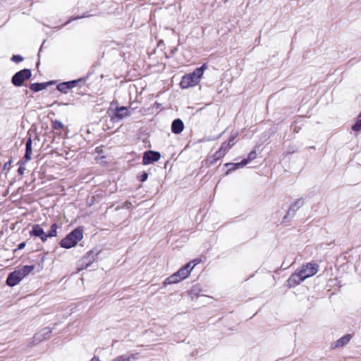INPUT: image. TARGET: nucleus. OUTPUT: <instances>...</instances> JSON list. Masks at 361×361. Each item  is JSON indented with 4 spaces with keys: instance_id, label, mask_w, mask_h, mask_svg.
Masks as SVG:
<instances>
[{
    "instance_id": "nucleus-31",
    "label": "nucleus",
    "mask_w": 361,
    "mask_h": 361,
    "mask_svg": "<svg viewBox=\"0 0 361 361\" xmlns=\"http://www.w3.org/2000/svg\"><path fill=\"white\" fill-rule=\"evenodd\" d=\"M220 149H221L223 152H224L225 154H226V153L228 152V150H229L230 149H229V146L228 147V145H227V144H226V142H224V143L221 145V147H220Z\"/></svg>"
},
{
    "instance_id": "nucleus-2",
    "label": "nucleus",
    "mask_w": 361,
    "mask_h": 361,
    "mask_svg": "<svg viewBox=\"0 0 361 361\" xmlns=\"http://www.w3.org/2000/svg\"><path fill=\"white\" fill-rule=\"evenodd\" d=\"M33 269V266H25L19 270H16L11 272L6 279L7 285L11 287L15 286L30 273H31Z\"/></svg>"
},
{
    "instance_id": "nucleus-22",
    "label": "nucleus",
    "mask_w": 361,
    "mask_h": 361,
    "mask_svg": "<svg viewBox=\"0 0 361 361\" xmlns=\"http://www.w3.org/2000/svg\"><path fill=\"white\" fill-rule=\"evenodd\" d=\"M240 164V162H238V163H228V164H226V166L227 167H229L228 170L227 171V173L228 172H230V171H234L235 169L244 167V166H239Z\"/></svg>"
},
{
    "instance_id": "nucleus-1",
    "label": "nucleus",
    "mask_w": 361,
    "mask_h": 361,
    "mask_svg": "<svg viewBox=\"0 0 361 361\" xmlns=\"http://www.w3.org/2000/svg\"><path fill=\"white\" fill-rule=\"evenodd\" d=\"M207 68V64L204 63L201 67L197 68L192 73L185 75L180 80V87L183 89H186L197 85Z\"/></svg>"
},
{
    "instance_id": "nucleus-33",
    "label": "nucleus",
    "mask_w": 361,
    "mask_h": 361,
    "mask_svg": "<svg viewBox=\"0 0 361 361\" xmlns=\"http://www.w3.org/2000/svg\"><path fill=\"white\" fill-rule=\"evenodd\" d=\"M25 164V162H23V164L22 165L20 166L19 169H18V173L20 174V175H23L24 173V171H25V167L23 166V164Z\"/></svg>"
},
{
    "instance_id": "nucleus-25",
    "label": "nucleus",
    "mask_w": 361,
    "mask_h": 361,
    "mask_svg": "<svg viewBox=\"0 0 361 361\" xmlns=\"http://www.w3.org/2000/svg\"><path fill=\"white\" fill-rule=\"evenodd\" d=\"M56 229H57V225L56 224H54L51 227V230L49 231L48 233H47V238L56 236Z\"/></svg>"
},
{
    "instance_id": "nucleus-37",
    "label": "nucleus",
    "mask_w": 361,
    "mask_h": 361,
    "mask_svg": "<svg viewBox=\"0 0 361 361\" xmlns=\"http://www.w3.org/2000/svg\"><path fill=\"white\" fill-rule=\"evenodd\" d=\"M54 84V81L47 82L46 85L48 86L49 85Z\"/></svg>"
},
{
    "instance_id": "nucleus-5",
    "label": "nucleus",
    "mask_w": 361,
    "mask_h": 361,
    "mask_svg": "<svg viewBox=\"0 0 361 361\" xmlns=\"http://www.w3.org/2000/svg\"><path fill=\"white\" fill-rule=\"evenodd\" d=\"M298 271L302 275L304 279L315 275L319 271V265L317 263H307L302 266Z\"/></svg>"
},
{
    "instance_id": "nucleus-28",
    "label": "nucleus",
    "mask_w": 361,
    "mask_h": 361,
    "mask_svg": "<svg viewBox=\"0 0 361 361\" xmlns=\"http://www.w3.org/2000/svg\"><path fill=\"white\" fill-rule=\"evenodd\" d=\"M238 134L236 133H234L233 134H232V135L231 136L228 142H226L228 147L229 146V149H231L232 147V146H233L234 145V140L235 139V137H237Z\"/></svg>"
},
{
    "instance_id": "nucleus-11",
    "label": "nucleus",
    "mask_w": 361,
    "mask_h": 361,
    "mask_svg": "<svg viewBox=\"0 0 361 361\" xmlns=\"http://www.w3.org/2000/svg\"><path fill=\"white\" fill-rule=\"evenodd\" d=\"M79 81V80H74L61 82L57 85V90L63 93H66L70 89L75 87Z\"/></svg>"
},
{
    "instance_id": "nucleus-35",
    "label": "nucleus",
    "mask_w": 361,
    "mask_h": 361,
    "mask_svg": "<svg viewBox=\"0 0 361 361\" xmlns=\"http://www.w3.org/2000/svg\"><path fill=\"white\" fill-rule=\"evenodd\" d=\"M44 42H42V45H41V47L39 49V55L40 56V54L42 53V49H43V45H44Z\"/></svg>"
},
{
    "instance_id": "nucleus-18",
    "label": "nucleus",
    "mask_w": 361,
    "mask_h": 361,
    "mask_svg": "<svg viewBox=\"0 0 361 361\" xmlns=\"http://www.w3.org/2000/svg\"><path fill=\"white\" fill-rule=\"evenodd\" d=\"M257 158V152L255 150L251 151L248 155L247 157L245 159H243L241 161L239 166H246L247 164H249L251 161L254 160Z\"/></svg>"
},
{
    "instance_id": "nucleus-32",
    "label": "nucleus",
    "mask_w": 361,
    "mask_h": 361,
    "mask_svg": "<svg viewBox=\"0 0 361 361\" xmlns=\"http://www.w3.org/2000/svg\"><path fill=\"white\" fill-rule=\"evenodd\" d=\"M148 178V174L146 172H143L140 176L139 180L141 182H145Z\"/></svg>"
},
{
    "instance_id": "nucleus-36",
    "label": "nucleus",
    "mask_w": 361,
    "mask_h": 361,
    "mask_svg": "<svg viewBox=\"0 0 361 361\" xmlns=\"http://www.w3.org/2000/svg\"><path fill=\"white\" fill-rule=\"evenodd\" d=\"M90 361H101V360H99V357H94L93 358H92V359L90 360Z\"/></svg>"
},
{
    "instance_id": "nucleus-3",
    "label": "nucleus",
    "mask_w": 361,
    "mask_h": 361,
    "mask_svg": "<svg viewBox=\"0 0 361 361\" xmlns=\"http://www.w3.org/2000/svg\"><path fill=\"white\" fill-rule=\"evenodd\" d=\"M83 237L82 230L76 228L61 241V246L65 248L74 247Z\"/></svg>"
},
{
    "instance_id": "nucleus-20",
    "label": "nucleus",
    "mask_w": 361,
    "mask_h": 361,
    "mask_svg": "<svg viewBox=\"0 0 361 361\" xmlns=\"http://www.w3.org/2000/svg\"><path fill=\"white\" fill-rule=\"evenodd\" d=\"M202 290L199 285L193 286L191 289L189 290L188 293L189 295L191 297L192 299L197 298L200 295Z\"/></svg>"
},
{
    "instance_id": "nucleus-34",
    "label": "nucleus",
    "mask_w": 361,
    "mask_h": 361,
    "mask_svg": "<svg viewBox=\"0 0 361 361\" xmlns=\"http://www.w3.org/2000/svg\"><path fill=\"white\" fill-rule=\"evenodd\" d=\"M25 246V243H21L18 245V250H21V249L24 248Z\"/></svg>"
},
{
    "instance_id": "nucleus-30",
    "label": "nucleus",
    "mask_w": 361,
    "mask_h": 361,
    "mask_svg": "<svg viewBox=\"0 0 361 361\" xmlns=\"http://www.w3.org/2000/svg\"><path fill=\"white\" fill-rule=\"evenodd\" d=\"M226 154L224 152H223L220 149L216 152V153L214 154V157L216 159H219L221 157H223Z\"/></svg>"
},
{
    "instance_id": "nucleus-6",
    "label": "nucleus",
    "mask_w": 361,
    "mask_h": 361,
    "mask_svg": "<svg viewBox=\"0 0 361 361\" xmlns=\"http://www.w3.org/2000/svg\"><path fill=\"white\" fill-rule=\"evenodd\" d=\"M131 115V111L126 106L116 107L113 114L110 116L111 121L119 122L123 118Z\"/></svg>"
},
{
    "instance_id": "nucleus-15",
    "label": "nucleus",
    "mask_w": 361,
    "mask_h": 361,
    "mask_svg": "<svg viewBox=\"0 0 361 361\" xmlns=\"http://www.w3.org/2000/svg\"><path fill=\"white\" fill-rule=\"evenodd\" d=\"M183 128V122L179 118L175 119L171 124V131L175 134L180 133Z\"/></svg>"
},
{
    "instance_id": "nucleus-16",
    "label": "nucleus",
    "mask_w": 361,
    "mask_h": 361,
    "mask_svg": "<svg viewBox=\"0 0 361 361\" xmlns=\"http://www.w3.org/2000/svg\"><path fill=\"white\" fill-rule=\"evenodd\" d=\"M182 280V278L178 275V274L176 271V273L173 274L172 275H171L164 280V281L163 282V286L166 287L168 285L178 283Z\"/></svg>"
},
{
    "instance_id": "nucleus-12",
    "label": "nucleus",
    "mask_w": 361,
    "mask_h": 361,
    "mask_svg": "<svg viewBox=\"0 0 361 361\" xmlns=\"http://www.w3.org/2000/svg\"><path fill=\"white\" fill-rule=\"evenodd\" d=\"M352 338L351 334H345L339 339H338L336 341H335L334 343H332L331 348L334 349L338 348L343 346H345L347 345L350 341Z\"/></svg>"
},
{
    "instance_id": "nucleus-23",
    "label": "nucleus",
    "mask_w": 361,
    "mask_h": 361,
    "mask_svg": "<svg viewBox=\"0 0 361 361\" xmlns=\"http://www.w3.org/2000/svg\"><path fill=\"white\" fill-rule=\"evenodd\" d=\"M352 130L354 131L361 130V114L359 115L355 123L352 126Z\"/></svg>"
},
{
    "instance_id": "nucleus-21",
    "label": "nucleus",
    "mask_w": 361,
    "mask_h": 361,
    "mask_svg": "<svg viewBox=\"0 0 361 361\" xmlns=\"http://www.w3.org/2000/svg\"><path fill=\"white\" fill-rule=\"evenodd\" d=\"M45 88V83H32L30 86V89L33 92H39Z\"/></svg>"
},
{
    "instance_id": "nucleus-26",
    "label": "nucleus",
    "mask_w": 361,
    "mask_h": 361,
    "mask_svg": "<svg viewBox=\"0 0 361 361\" xmlns=\"http://www.w3.org/2000/svg\"><path fill=\"white\" fill-rule=\"evenodd\" d=\"M238 134L236 133H234L233 134H232V135L231 136L228 142H226L228 147L229 146V149H231L232 147V146H233L234 145V140L235 139V137H237Z\"/></svg>"
},
{
    "instance_id": "nucleus-10",
    "label": "nucleus",
    "mask_w": 361,
    "mask_h": 361,
    "mask_svg": "<svg viewBox=\"0 0 361 361\" xmlns=\"http://www.w3.org/2000/svg\"><path fill=\"white\" fill-rule=\"evenodd\" d=\"M304 201L302 199H298L295 200L289 207L286 215L283 218V221H286L290 216L292 217L296 211L303 205Z\"/></svg>"
},
{
    "instance_id": "nucleus-29",
    "label": "nucleus",
    "mask_w": 361,
    "mask_h": 361,
    "mask_svg": "<svg viewBox=\"0 0 361 361\" xmlns=\"http://www.w3.org/2000/svg\"><path fill=\"white\" fill-rule=\"evenodd\" d=\"M11 60L16 63H20L23 60V58L20 55H14L12 56Z\"/></svg>"
},
{
    "instance_id": "nucleus-27",
    "label": "nucleus",
    "mask_w": 361,
    "mask_h": 361,
    "mask_svg": "<svg viewBox=\"0 0 361 361\" xmlns=\"http://www.w3.org/2000/svg\"><path fill=\"white\" fill-rule=\"evenodd\" d=\"M238 134L236 133H234L233 134H232V135L231 136L228 142H226L228 147L229 146V149H231L232 147V146H233L234 145V140L235 139V137H237Z\"/></svg>"
},
{
    "instance_id": "nucleus-13",
    "label": "nucleus",
    "mask_w": 361,
    "mask_h": 361,
    "mask_svg": "<svg viewBox=\"0 0 361 361\" xmlns=\"http://www.w3.org/2000/svg\"><path fill=\"white\" fill-rule=\"evenodd\" d=\"M97 255V253L93 250L88 252L87 255L83 258V263H85V265L82 267H80L78 271L87 268L94 261H95Z\"/></svg>"
},
{
    "instance_id": "nucleus-14",
    "label": "nucleus",
    "mask_w": 361,
    "mask_h": 361,
    "mask_svg": "<svg viewBox=\"0 0 361 361\" xmlns=\"http://www.w3.org/2000/svg\"><path fill=\"white\" fill-rule=\"evenodd\" d=\"M30 235L39 238L43 242L45 241V233L43 228L39 225H34L30 231Z\"/></svg>"
},
{
    "instance_id": "nucleus-4",
    "label": "nucleus",
    "mask_w": 361,
    "mask_h": 361,
    "mask_svg": "<svg viewBox=\"0 0 361 361\" xmlns=\"http://www.w3.org/2000/svg\"><path fill=\"white\" fill-rule=\"evenodd\" d=\"M31 77L30 69H23L17 72L12 78V83L16 87L21 86L23 82Z\"/></svg>"
},
{
    "instance_id": "nucleus-7",
    "label": "nucleus",
    "mask_w": 361,
    "mask_h": 361,
    "mask_svg": "<svg viewBox=\"0 0 361 361\" xmlns=\"http://www.w3.org/2000/svg\"><path fill=\"white\" fill-rule=\"evenodd\" d=\"M200 262V259H196L193 261H191L181 267L177 273L182 278V279H185L188 277L192 270L194 267Z\"/></svg>"
},
{
    "instance_id": "nucleus-9",
    "label": "nucleus",
    "mask_w": 361,
    "mask_h": 361,
    "mask_svg": "<svg viewBox=\"0 0 361 361\" xmlns=\"http://www.w3.org/2000/svg\"><path fill=\"white\" fill-rule=\"evenodd\" d=\"M304 278L301 273L297 270L291 276L287 281V286L290 288L295 287L299 285L301 282L304 281Z\"/></svg>"
},
{
    "instance_id": "nucleus-19",
    "label": "nucleus",
    "mask_w": 361,
    "mask_h": 361,
    "mask_svg": "<svg viewBox=\"0 0 361 361\" xmlns=\"http://www.w3.org/2000/svg\"><path fill=\"white\" fill-rule=\"evenodd\" d=\"M26 149H25V161L30 160L31 159V154H32V140L31 138H28L26 145H25Z\"/></svg>"
},
{
    "instance_id": "nucleus-8",
    "label": "nucleus",
    "mask_w": 361,
    "mask_h": 361,
    "mask_svg": "<svg viewBox=\"0 0 361 361\" xmlns=\"http://www.w3.org/2000/svg\"><path fill=\"white\" fill-rule=\"evenodd\" d=\"M161 157L158 152L147 151L144 153L142 163L144 165H149L154 161H157Z\"/></svg>"
},
{
    "instance_id": "nucleus-24",
    "label": "nucleus",
    "mask_w": 361,
    "mask_h": 361,
    "mask_svg": "<svg viewBox=\"0 0 361 361\" xmlns=\"http://www.w3.org/2000/svg\"><path fill=\"white\" fill-rule=\"evenodd\" d=\"M53 128L56 130H61L64 129V125L59 121H53Z\"/></svg>"
},
{
    "instance_id": "nucleus-17",
    "label": "nucleus",
    "mask_w": 361,
    "mask_h": 361,
    "mask_svg": "<svg viewBox=\"0 0 361 361\" xmlns=\"http://www.w3.org/2000/svg\"><path fill=\"white\" fill-rule=\"evenodd\" d=\"M137 358V353L125 354L116 357L111 361H135Z\"/></svg>"
}]
</instances>
